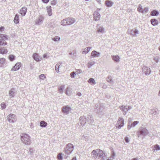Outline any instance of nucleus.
I'll use <instances>...</instances> for the list:
<instances>
[{
  "instance_id": "obj_12",
  "label": "nucleus",
  "mask_w": 160,
  "mask_h": 160,
  "mask_svg": "<svg viewBox=\"0 0 160 160\" xmlns=\"http://www.w3.org/2000/svg\"><path fill=\"white\" fill-rule=\"evenodd\" d=\"M21 65V63L20 62H18L11 69V71H15L19 69Z\"/></svg>"
},
{
  "instance_id": "obj_9",
  "label": "nucleus",
  "mask_w": 160,
  "mask_h": 160,
  "mask_svg": "<svg viewBox=\"0 0 160 160\" xmlns=\"http://www.w3.org/2000/svg\"><path fill=\"white\" fill-rule=\"evenodd\" d=\"M139 123L138 121H135L132 122H129L128 124V129H130L131 128L135 127Z\"/></svg>"
},
{
  "instance_id": "obj_49",
  "label": "nucleus",
  "mask_w": 160,
  "mask_h": 160,
  "mask_svg": "<svg viewBox=\"0 0 160 160\" xmlns=\"http://www.w3.org/2000/svg\"><path fill=\"white\" fill-rule=\"evenodd\" d=\"M76 73L74 72H72L70 73V76L72 78H75V75H76Z\"/></svg>"
},
{
  "instance_id": "obj_1",
  "label": "nucleus",
  "mask_w": 160,
  "mask_h": 160,
  "mask_svg": "<svg viewBox=\"0 0 160 160\" xmlns=\"http://www.w3.org/2000/svg\"><path fill=\"white\" fill-rule=\"evenodd\" d=\"M20 139L22 142L26 145H30L32 142L30 136L25 133H23L21 135Z\"/></svg>"
},
{
  "instance_id": "obj_15",
  "label": "nucleus",
  "mask_w": 160,
  "mask_h": 160,
  "mask_svg": "<svg viewBox=\"0 0 160 160\" xmlns=\"http://www.w3.org/2000/svg\"><path fill=\"white\" fill-rule=\"evenodd\" d=\"M67 21H68V25H69L71 24H72L76 21L75 19L72 18H67Z\"/></svg>"
},
{
  "instance_id": "obj_61",
  "label": "nucleus",
  "mask_w": 160,
  "mask_h": 160,
  "mask_svg": "<svg viewBox=\"0 0 160 160\" xmlns=\"http://www.w3.org/2000/svg\"><path fill=\"white\" fill-rule=\"evenodd\" d=\"M154 60L155 61L156 63H158L159 61V59L158 58H154Z\"/></svg>"
},
{
  "instance_id": "obj_44",
  "label": "nucleus",
  "mask_w": 160,
  "mask_h": 160,
  "mask_svg": "<svg viewBox=\"0 0 160 160\" xmlns=\"http://www.w3.org/2000/svg\"><path fill=\"white\" fill-rule=\"evenodd\" d=\"M107 81L108 82H109L111 84H113L114 83L112 80L109 77L107 78Z\"/></svg>"
},
{
  "instance_id": "obj_13",
  "label": "nucleus",
  "mask_w": 160,
  "mask_h": 160,
  "mask_svg": "<svg viewBox=\"0 0 160 160\" xmlns=\"http://www.w3.org/2000/svg\"><path fill=\"white\" fill-rule=\"evenodd\" d=\"M86 122V118L84 116H81L80 118L79 123L81 125H84Z\"/></svg>"
},
{
  "instance_id": "obj_28",
  "label": "nucleus",
  "mask_w": 160,
  "mask_h": 160,
  "mask_svg": "<svg viewBox=\"0 0 160 160\" xmlns=\"http://www.w3.org/2000/svg\"><path fill=\"white\" fill-rule=\"evenodd\" d=\"M61 23V24L62 25H68V21H67V18L62 20Z\"/></svg>"
},
{
  "instance_id": "obj_20",
  "label": "nucleus",
  "mask_w": 160,
  "mask_h": 160,
  "mask_svg": "<svg viewBox=\"0 0 160 160\" xmlns=\"http://www.w3.org/2000/svg\"><path fill=\"white\" fill-rule=\"evenodd\" d=\"M0 67H2L6 65L5 59L4 58L0 59Z\"/></svg>"
},
{
  "instance_id": "obj_19",
  "label": "nucleus",
  "mask_w": 160,
  "mask_h": 160,
  "mask_svg": "<svg viewBox=\"0 0 160 160\" xmlns=\"http://www.w3.org/2000/svg\"><path fill=\"white\" fill-rule=\"evenodd\" d=\"M121 110L123 112V114L124 115H125L128 111V106H125L123 107V106H121Z\"/></svg>"
},
{
  "instance_id": "obj_18",
  "label": "nucleus",
  "mask_w": 160,
  "mask_h": 160,
  "mask_svg": "<svg viewBox=\"0 0 160 160\" xmlns=\"http://www.w3.org/2000/svg\"><path fill=\"white\" fill-rule=\"evenodd\" d=\"M27 8L26 7H23L20 9V13L22 16H24L27 12Z\"/></svg>"
},
{
  "instance_id": "obj_34",
  "label": "nucleus",
  "mask_w": 160,
  "mask_h": 160,
  "mask_svg": "<svg viewBox=\"0 0 160 160\" xmlns=\"http://www.w3.org/2000/svg\"><path fill=\"white\" fill-rule=\"evenodd\" d=\"M61 63H57L55 66V69L56 72H59V69L60 67V65H61Z\"/></svg>"
},
{
  "instance_id": "obj_21",
  "label": "nucleus",
  "mask_w": 160,
  "mask_h": 160,
  "mask_svg": "<svg viewBox=\"0 0 160 160\" xmlns=\"http://www.w3.org/2000/svg\"><path fill=\"white\" fill-rule=\"evenodd\" d=\"M112 57L113 60L116 62H118L119 61V57L118 55L112 56Z\"/></svg>"
},
{
  "instance_id": "obj_56",
  "label": "nucleus",
  "mask_w": 160,
  "mask_h": 160,
  "mask_svg": "<svg viewBox=\"0 0 160 160\" xmlns=\"http://www.w3.org/2000/svg\"><path fill=\"white\" fill-rule=\"evenodd\" d=\"M88 137L87 136H85L84 135H83L82 136V139H83L85 141H87L88 140Z\"/></svg>"
},
{
  "instance_id": "obj_62",
  "label": "nucleus",
  "mask_w": 160,
  "mask_h": 160,
  "mask_svg": "<svg viewBox=\"0 0 160 160\" xmlns=\"http://www.w3.org/2000/svg\"><path fill=\"white\" fill-rule=\"evenodd\" d=\"M43 58H48V57L46 54H45L43 55Z\"/></svg>"
},
{
  "instance_id": "obj_17",
  "label": "nucleus",
  "mask_w": 160,
  "mask_h": 160,
  "mask_svg": "<svg viewBox=\"0 0 160 160\" xmlns=\"http://www.w3.org/2000/svg\"><path fill=\"white\" fill-rule=\"evenodd\" d=\"M100 53L97 52L95 50L93 51L91 53V56L93 58L98 57L100 56Z\"/></svg>"
},
{
  "instance_id": "obj_46",
  "label": "nucleus",
  "mask_w": 160,
  "mask_h": 160,
  "mask_svg": "<svg viewBox=\"0 0 160 160\" xmlns=\"http://www.w3.org/2000/svg\"><path fill=\"white\" fill-rule=\"evenodd\" d=\"M57 158L59 160H62V153H59L58 155Z\"/></svg>"
},
{
  "instance_id": "obj_45",
  "label": "nucleus",
  "mask_w": 160,
  "mask_h": 160,
  "mask_svg": "<svg viewBox=\"0 0 160 160\" xmlns=\"http://www.w3.org/2000/svg\"><path fill=\"white\" fill-rule=\"evenodd\" d=\"M142 10V7L141 4H139L138 8V11L139 12H141Z\"/></svg>"
},
{
  "instance_id": "obj_10",
  "label": "nucleus",
  "mask_w": 160,
  "mask_h": 160,
  "mask_svg": "<svg viewBox=\"0 0 160 160\" xmlns=\"http://www.w3.org/2000/svg\"><path fill=\"white\" fill-rule=\"evenodd\" d=\"M33 58L37 62H39L42 59V57H40L37 53H33L32 55Z\"/></svg>"
},
{
  "instance_id": "obj_24",
  "label": "nucleus",
  "mask_w": 160,
  "mask_h": 160,
  "mask_svg": "<svg viewBox=\"0 0 160 160\" xmlns=\"http://www.w3.org/2000/svg\"><path fill=\"white\" fill-rule=\"evenodd\" d=\"M8 52V50L5 48L2 47L0 48V52L2 54L6 53Z\"/></svg>"
},
{
  "instance_id": "obj_29",
  "label": "nucleus",
  "mask_w": 160,
  "mask_h": 160,
  "mask_svg": "<svg viewBox=\"0 0 160 160\" xmlns=\"http://www.w3.org/2000/svg\"><path fill=\"white\" fill-rule=\"evenodd\" d=\"M150 21L152 24L153 26L157 25L158 23V21L156 19H152Z\"/></svg>"
},
{
  "instance_id": "obj_8",
  "label": "nucleus",
  "mask_w": 160,
  "mask_h": 160,
  "mask_svg": "<svg viewBox=\"0 0 160 160\" xmlns=\"http://www.w3.org/2000/svg\"><path fill=\"white\" fill-rule=\"evenodd\" d=\"M17 93V92L16 90L13 88L11 89L9 92V96L11 98H14Z\"/></svg>"
},
{
  "instance_id": "obj_40",
  "label": "nucleus",
  "mask_w": 160,
  "mask_h": 160,
  "mask_svg": "<svg viewBox=\"0 0 160 160\" xmlns=\"http://www.w3.org/2000/svg\"><path fill=\"white\" fill-rule=\"evenodd\" d=\"M7 44V43L3 41V39H1V38L0 39V45L1 46H5Z\"/></svg>"
},
{
  "instance_id": "obj_54",
  "label": "nucleus",
  "mask_w": 160,
  "mask_h": 160,
  "mask_svg": "<svg viewBox=\"0 0 160 160\" xmlns=\"http://www.w3.org/2000/svg\"><path fill=\"white\" fill-rule=\"evenodd\" d=\"M39 77L41 79L43 80L45 78V77L44 74H41L39 76Z\"/></svg>"
},
{
  "instance_id": "obj_2",
  "label": "nucleus",
  "mask_w": 160,
  "mask_h": 160,
  "mask_svg": "<svg viewBox=\"0 0 160 160\" xmlns=\"http://www.w3.org/2000/svg\"><path fill=\"white\" fill-rule=\"evenodd\" d=\"M74 148V146L72 144L69 143L67 144L65 147L64 152L66 154H70L73 151Z\"/></svg>"
},
{
  "instance_id": "obj_57",
  "label": "nucleus",
  "mask_w": 160,
  "mask_h": 160,
  "mask_svg": "<svg viewBox=\"0 0 160 160\" xmlns=\"http://www.w3.org/2000/svg\"><path fill=\"white\" fill-rule=\"evenodd\" d=\"M82 72V70L81 69H79L77 70V71L75 72L76 74H79Z\"/></svg>"
},
{
  "instance_id": "obj_25",
  "label": "nucleus",
  "mask_w": 160,
  "mask_h": 160,
  "mask_svg": "<svg viewBox=\"0 0 160 160\" xmlns=\"http://www.w3.org/2000/svg\"><path fill=\"white\" fill-rule=\"evenodd\" d=\"M19 16L17 14L15 16L14 19V22L15 23L17 24L19 22Z\"/></svg>"
},
{
  "instance_id": "obj_48",
  "label": "nucleus",
  "mask_w": 160,
  "mask_h": 160,
  "mask_svg": "<svg viewBox=\"0 0 160 160\" xmlns=\"http://www.w3.org/2000/svg\"><path fill=\"white\" fill-rule=\"evenodd\" d=\"M124 120L122 118H121V128L123 127L124 125Z\"/></svg>"
},
{
  "instance_id": "obj_32",
  "label": "nucleus",
  "mask_w": 160,
  "mask_h": 160,
  "mask_svg": "<svg viewBox=\"0 0 160 160\" xmlns=\"http://www.w3.org/2000/svg\"><path fill=\"white\" fill-rule=\"evenodd\" d=\"M159 14V12L156 10H154L152 11L151 12V14L153 16H157Z\"/></svg>"
},
{
  "instance_id": "obj_63",
  "label": "nucleus",
  "mask_w": 160,
  "mask_h": 160,
  "mask_svg": "<svg viewBox=\"0 0 160 160\" xmlns=\"http://www.w3.org/2000/svg\"><path fill=\"white\" fill-rule=\"evenodd\" d=\"M49 0H42V2L44 3H47L48 2Z\"/></svg>"
},
{
  "instance_id": "obj_7",
  "label": "nucleus",
  "mask_w": 160,
  "mask_h": 160,
  "mask_svg": "<svg viewBox=\"0 0 160 160\" xmlns=\"http://www.w3.org/2000/svg\"><path fill=\"white\" fill-rule=\"evenodd\" d=\"M43 19L44 17L42 16H39L36 20V24L38 25L41 24L42 23Z\"/></svg>"
},
{
  "instance_id": "obj_43",
  "label": "nucleus",
  "mask_w": 160,
  "mask_h": 160,
  "mask_svg": "<svg viewBox=\"0 0 160 160\" xmlns=\"http://www.w3.org/2000/svg\"><path fill=\"white\" fill-rule=\"evenodd\" d=\"M94 62L93 61L89 62L88 63V67L90 68L94 64Z\"/></svg>"
},
{
  "instance_id": "obj_41",
  "label": "nucleus",
  "mask_w": 160,
  "mask_h": 160,
  "mask_svg": "<svg viewBox=\"0 0 160 160\" xmlns=\"http://www.w3.org/2000/svg\"><path fill=\"white\" fill-rule=\"evenodd\" d=\"M148 7H146L144 8L142 11L141 12L142 13H147L148 12Z\"/></svg>"
},
{
  "instance_id": "obj_50",
  "label": "nucleus",
  "mask_w": 160,
  "mask_h": 160,
  "mask_svg": "<svg viewBox=\"0 0 160 160\" xmlns=\"http://www.w3.org/2000/svg\"><path fill=\"white\" fill-rule=\"evenodd\" d=\"M76 53V52L75 50H73L72 52L69 53L70 55L71 56H74V55Z\"/></svg>"
},
{
  "instance_id": "obj_4",
  "label": "nucleus",
  "mask_w": 160,
  "mask_h": 160,
  "mask_svg": "<svg viewBox=\"0 0 160 160\" xmlns=\"http://www.w3.org/2000/svg\"><path fill=\"white\" fill-rule=\"evenodd\" d=\"M8 120L9 122L12 123L16 121L17 118L15 115L11 113L7 117Z\"/></svg>"
},
{
  "instance_id": "obj_23",
  "label": "nucleus",
  "mask_w": 160,
  "mask_h": 160,
  "mask_svg": "<svg viewBox=\"0 0 160 160\" xmlns=\"http://www.w3.org/2000/svg\"><path fill=\"white\" fill-rule=\"evenodd\" d=\"M0 38L5 41L6 40H8V37L7 35L1 34L0 35Z\"/></svg>"
},
{
  "instance_id": "obj_64",
  "label": "nucleus",
  "mask_w": 160,
  "mask_h": 160,
  "mask_svg": "<svg viewBox=\"0 0 160 160\" xmlns=\"http://www.w3.org/2000/svg\"><path fill=\"white\" fill-rule=\"evenodd\" d=\"M115 153H114V152H113L112 153V157H111V158H114V157L115 156Z\"/></svg>"
},
{
  "instance_id": "obj_52",
  "label": "nucleus",
  "mask_w": 160,
  "mask_h": 160,
  "mask_svg": "<svg viewBox=\"0 0 160 160\" xmlns=\"http://www.w3.org/2000/svg\"><path fill=\"white\" fill-rule=\"evenodd\" d=\"M119 121H120V120H119V119H118V121L117 123L116 124V126L117 128H120V124H119L120 123L119 122Z\"/></svg>"
},
{
  "instance_id": "obj_26",
  "label": "nucleus",
  "mask_w": 160,
  "mask_h": 160,
  "mask_svg": "<svg viewBox=\"0 0 160 160\" xmlns=\"http://www.w3.org/2000/svg\"><path fill=\"white\" fill-rule=\"evenodd\" d=\"M105 4L107 7H109L112 5L113 3L109 0H107L105 1Z\"/></svg>"
},
{
  "instance_id": "obj_27",
  "label": "nucleus",
  "mask_w": 160,
  "mask_h": 160,
  "mask_svg": "<svg viewBox=\"0 0 160 160\" xmlns=\"http://www.w3.org/2000/svg\"><path fill=\"white\" fill-rule=\"evenodd\" d=\"M47 11L48 12V14L49 16H50L52 15V9L51 7L49 6L47 7Z\"/></svg>"
},
{
  "instance_id": "obj_11",
  "label": "nucleus",
  "mask_w": 160,
  "mask_h": 160,
  "mask_svg": "<svg viewBox=\"0 0 160 160\" xmlns=\"http://www.w3.org/2000/svg\"><path fill=\"white\" fill-rule=\"evenodd\" d=\"M100 15L99 12H95L93 13V19L95 21H98L100 19Z\"/></svg>"
},
{
  "instance_id": "obj_22",
  "label": "nucleus",
  "mask_w": 160,
  "mask_h": 160,
  "mask_svg": "<svg viewBox=\"0 0 160 160\" xmlns=\"http://www.w3.org/2000/svg\"><path fill=\"white\" fill-rule=\"evenodd\" d=\"M99 149H96V150H94L92 152L91 154L94 155L93 156V157L95 159H96V158H97V156H96V155H97V154H98V151Z\"/></svg>"
},
{
  "instance_id": "obj_31",
  "label": "nucleus",
  "mask_w": 160,
  "mask_h": 160,
  "mask_svg": "<svg viewBox=\"0 0 160 160\" xmlns=\"http://www.w3.org/2000/svg\"><path fill=\"white\" fill-rule=\"evenodd\" d=\"M92 48L91 47H89L87 48H85L83 52V54H86Z\"/></svg>"
},
{
  "instance_id": "obj_42",
  "label": "nucleus",
  "mask_w": 160,
  "mask_h": 160,
  "mask_svg": "<svg viewBox=\"0 0 160 160\" xmlns=\"http://www.w3.org/2000/svg\"><path fill=\"white\" fill-rule=\"evenodd\" d=\"M104 31V29L102 27H99L98 30H97V32H98L102 33Z\"/></svg>"
},
{
  "instance_id": "obj_36",
  "label": "nucleus",
  "mask_w": 160,
  "mask_h": 160,
  "mask_svg": "<svg viewBox=\"0 0 160 160\" xmlns=\"http://www.w3.org/2000/svg\"><path fill=\"white\" fill-rule=\"evenodd\" d=\"M159 112V110L158 109H153L152 110L151 113L154 115L158 114Z\"/></svg>"
},
{
  "instance_id": "obj_51",
  "label": "nucleus",
  "mask_w": 160,
  "mask_h": 160,
  "mask_svg": "<svg viewBox=\"0 0 160 160\" xmlns=\"http://www.w3.org/2000/svg\"><path fill=\"white\" fill-rule=\"evenodd\" d=\"M1 108L2 109H5L6 107V105L5 103H1Z\"/></svg>"
},
{
  "instance_id": "obj_14",
  "label": "nucleus",
  "mask_w": 160,
  "mask_h": 160,
  "mask_svg": "<svg viewBox=\"0 0 160 160\" xmlns=\"http://www.w3.org/2000/svg\"><path fill=\"white\" fill-rule=\"evenodd\" d=\"M138 31L136 28H134L131 31L130 34L133 37H136L138 34Z\"/></svg>"
},
{
  "instance_id": "obj_30",
  "label": "nucleus",
  "mask_w": 160,
  "mask_h": 160,
  "mask_svg": "<svg viewBox=\"0 0 160 160\" xmlns=\"http://www.w3.org/2000/svg\"><path fill=\"white\" fill-rule=\"evenodd\" d=\"M65 88V86L64 85H61V86L59 89L58 91L59 93L61 94H62L63 92V91Z\"/></svg>"
},
{
  "instance_id": "obj_60",
  "label": "nucleus",
  "mask_w": 160,
  "mask_h": 160,
  "mask_svg": "<svg viewBox=\"0 0 160 160\" xmlns=\"http://www.w3.org/2000/svg\"><path fill=\"white\" fill-rule=\"evenodd\" d=\"M29 125L31 128H34V125L32 123H29Z\"/></svg>"
},
{
  "instance_id": "obj_35",
  "label": "nucleus",
  "mask_w": 160,
  "mask_h": 160,
  "mask_svg": "<svg viewBox=\"0 0 160 160\" xmlns=\"http://www.w3.org/2000/svg\"><path fill=\"white\" fill-rule=\"evenodd\" d=\"M47 123L44 121H41L40 122V126L42 127H45L47 126Z\"/></svg>"
},
{
  "instance_id": "obj_5",
  "label": "nucleus",
  "mask_w": 160,
  "mask_h": 160,
  "mask_svg": "<svg viewBox=\"0 0 160 160\" xmlns=\"http://www.w3.org/2000/svg\"><path fill=\"white\" fill-rule=\"evenodd\" d=\"M71 108L68 105L63 106L62 108V112L64 113L67 115L71 112Z\"/></svg>"
},
{
  "instance_id": "obj_47",
  "label": "nucleus",
  "mask_w": 160,
  "mask_h": 160,
  "mask_svg": "<svg viewBox=\"0 0 160 160\" xmlns=\"http://www.w3.org/2000/svg\"><path fill=\"white\" fill-rule=\"evenodd\" d=\"M103 155H104V154H103V151H102V152H101V153H100L99 157L100 158H102V160H105V159L103 158Z\"/></svg>"
},
{
  "instance_id": "obj_16",
  "label": "nucleus",
  "mask_w": 160,
  "mask_h": 160,
  "mask_svg": "<svg viewBox=\"0 0 160 160\" xmlns=\"http://www.w3.org/2000/svg\"><path fill=\"white\" fill-rule=\"evenodd\" d=\"M86 121L88 122L89 124H92L94 122L92 116L91 115H89L86 118Z\"/></svg>"
},
{
  "instance_id": "obj_33",
  "label": "nucleus",
  "mask_w": 160,
  "mask_h": 160,
  "mask_svg": "<svg viewBox=\"0 0 160 160\" xmlns=\"http://www.w3.org/2000/svg\"><path fill=\"white\" fill-rule=\"evenodd\" d=\"M88 82L91 84H95L96 83L95 81L94 80V79L93 78H90L88 80Z\"/></svg>"
},
{
  "instance_id": "obj_58",
  "label": "nucleus",
  "mask_w": 160,
  "mask_h": 160,
  "mask_svg": "<svg viewBox=\"0 0 160 160\" xmlns=\"http://www.w3.org/2000/svg\"><path fill=\"white\" fill-rule=\"evenodd\" d=\"M98 154H97L96 156H99V155L100 154V153H101V152H102V150H100V149H99L98 151Z\"/></svg>"
},
{
  "instance_id": "obj_59",
  "label": "nucleus",
  "mask_w": 160,
  "mask_h": 160,
  "mask_svg": "<svg viewBox=\"0 0 160 160\" xmlns=\"http://www.w3.org/2000/svg\"><path fill=\"white\" fill-rule=\"evenodd\" d=\"M56 4V2L55 1L53 0L51 2V4L53 5H55Z\"/></svg>"
},
{
  "instance_id": "obj_39",
  "label": "nucleus",
  "mask_w": 160,
  "mask_h": 160,
  "mask_svg": "<svg viewBox=\"0 0 160 160\" xmlns=\"http://www.w3.org/2000/svg\"><path fill=\"white\" fill-rule=\"evenodd\" d=\"M99 105L98 104H97L95 105V108L96 109H97V110L96 111L98 113H99V112H102V111L101 110V108H99L98 110V107Z\"/></svg>"
},
{
  "instance_id": "obj_6",
  "label": "nucleus",
  "mask_w": 160,
  "mask_h": 160,
  "mask_svg": "<svg viewBox=\"0 0 160 160\" xmlns=\"http://www.w3.org/2000/svg\"><path fill=\"white\" fill-rule=\"evenodd\" d=\"M142 73H144L145 75H148L151 73V71L149 68L144 66L142 68Z\"/></svg>"
},
{
  "instance_id": "obj_38",
  "label": "nucleus",
  "mask_w": 160,
  "mask_h": 160,
  "mask_svg": "<svg viewBox=\"0 0 160 160\" xmlns=\"http://www.w3.org/2000/svg\"><path fill=\"white\" fill-rule=\"evenodd\" d=\"M8 58L11 61H12L15 60V57L12 55H10L8 56Z\"/></svg>"
},
{
  "instance_id": "obj_53",
  "label": "nucleus",
  "mask_w": 160,
  "mask_h": 160,
  "mask_svg": "<svg viewBox=\"0 0 160 160\" xmlns=\"http://www.w3.org/2000/svg\"><path fill=\"white\" fill-rule=\"evenodd\" d=\"M124 140L126 143H129V138L127 137H126L125 138Z\"/></svg>"
},
{
  "instance_id": "obj_55",
  "label": "nucleus",
  "mask_w": 160,
  "mask_h": 160,
  "mask_svg": "<svg viewBox=\"0 0 160 160\" xmlns=\"http://www.w3.org/2000/svg\"><path fill=\"white\" fill-rule=\"evenodd\" d=\"M60 39V38L58 37H56L54 38L53 39V40L54 41H58Z\"/></svg>"
},
{
  "instance_id": "obj_3",
  "label": "nucleus",
  "mask_w": 160,
  "mask_h": 160,
  "mask_svg": "<svg viewBox=\"0 0 160 160\" xmlns=\"http://www.w3.org/2000/svg\"><path fill=\"white\" fill-rule=\"evenodd\" d=\"M149 133V131L146 128L141 127L140 128L139 131L137 132V134L138 137L141 136H146Z\"/></svg>"
},
{
  "instance_id": "obj_37",
  "label": "nucleus",
  "mask_w": 160,
  "mask_h": 160,
  "mask_svg": "<svg viewBox=\"0 0 160 160\" xmlns=\"http://www.w3.org/2000/svg\"><path fill=\"white\" fill-rule=\"evenodd\" d=\"M160 147L159 145L156 144L154 146V149H153V151L154 152L155 150L158 151L160 150Z\"/></svg>"
}]
</instances>
